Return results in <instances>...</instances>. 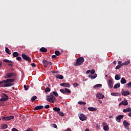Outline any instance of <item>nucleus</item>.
<instances>
[{"label":"nucleus","instance_id":"a19ab883","mask_svg":"<svg viewBox=\"0 0 131 131\" xmlns=\"http://www.w3.org/2000/svg\"><path fill=\"white\" fill-rule=\"evenodd\" d=\"M59 91L60 93H62V94L65 95V90H64V89H61Z\"/></svg>","mask_w":131,"mask_h":131},{"label":"nucleus","instance_id":"39448f33","mask_svg":"<svg viewBox=\"0 0 131 131\" xmlns=\"http://www.w3.org/2000/svg\"><path fill=\"white\" fill-rule=\"evenodd\" d=\"M53 110L58 114V115H64V113L61 112V109L58 107H54Z\"/></svg>","mask_w":131,"mask_h":131},{"label":"nucleus","instance_id":"774afa93","mask_svg":"<svg viewBox=\"0 0 131 131\" xmlns=\"http://www.w3.org/2000/svg\"><path fill=\"white\" fill-rule=\"evenodd\" d=\"M80 115H83V114H80Z\"/></svg>","mask_w":131,"mask_h":131},{"label":"nucleus","instance_id":"13d9d810","mask_svg":"<svg viewBox=\"0 0 131 131\" xmlns=\"http://www.w3.org/2000/svg\"><path fill=\"white\" fill-rule=\"evenodd\" d=\"M2 66H3V62L0 61V68H2Z\"/></svg>","mask_w":131,"mask_h":131},{"label":"nucleus","instance_id":"2f4dec72","mask_svg":"<svg viewBox=\"0 0 131 131\" xmlns=\"http://www.w3.org/2000/svg\"><path fill=\"white\" fill-rule=\"evenodd\" d=\"M13 57H18V56H19V53L17 52H14L13 53Z\"/></svg>","mask_w":131,"mask_h":131},{"label":"nucleus","instance_id":"79ce46f5","mask_svg":"<svg viewBox=\"0 0 131 131\" xmlns=\"http://www.w3.org/2000/svg\"><path fill=\"white\" fill-rule=\"evenodd\" d=\"M52 127H54V128H57V125L56 124H52L51 125Z\"/></svg>","mask_w":131,"mask_h":131},{"label":"nucleus","instance_id":"473e14b6","mask_svg":"<svg viewBox=\"0 0 131 131\" xmlns=\"http://www.w3.org/2000/svg\"><path fill=\"white\" fill-rule=\"evenodd\" d=\"M49 92H51V89L49 87H47L45 90V93H49Z\"/></svg>","mask_w":131,"mask_h":131},{"label":"nucleus","instance_id":"a211bd4d","mask_svg":"<svg viewBox=\"0 0 131 131\" xmlns=\"http://www.w3.org/2000/svg\"><path fill=\"white\" fill-rule=\"evenodd\" d=\"M111 96H113L114 97H118L119 96H121V94L119 93L118 92H116V93H112L111 94Z\"/></svg>","mask_w":131,"mask_h":131},{"label":"nucleus","instance_id":"393cba45","mask_svg":"<svg viewBox=\"0 0 131 131\" xmlns=\"http://www.w3.org/2000/svg\"><path fill=\"white\" fill-rule=\"evenodd\" d=\"M130 111H131L130 107H128L123 110V112H124L125 113H126V112H130Z\"/></svg>","mask_w":131,"mask_h":131},{"label":"nucleus","instance_id":"7c9ffc66","mask_svg":"<svg viewBox=\"0 0 131 131\" xmlns=\"http://www.w3.org/2000/svg\"><path fill=\"white\" fill-rule=\"evenodd\" d=\"M78 104H79V105H83V106H84L86 104V103H85L83 101H79L78 102Z\"/></svg>","mask_w":131,"mask_h":131},{"label":"nucleus","instance_id":"ea45409f","mask_svg":"<svg viewBox=\"0 0 131 131\" xmlns=\"http://www.w3.org/2000/svg\"><path fill=\"white\" fill-rule=\"evenodd\" d=\"M24 88L25 89V91H28V89L29 88V86L24 85Z\"/></svg>","mask_w":131,"mask_h":131},{"label":"nucleus","instance_id":"423d86ee","mask_svg":"<svg viewBox=\"0 0 131 131\" xmlns=\"http://www.w3.org/2000/svg\"><path fill=\"white\" fill-rule=\"evenodd\" d=\"M21 57L24 60L28 61V62H31V58L28 55H26L25 54H22Z\"/></svg>","mask_w":131,"mask_h":131},{"label":"nucleus","instance_id":"4d7b16f0","mask_svg":"<svg viewBox=\"0 0 131 131\" xmlns=\"http://www.w3.org/2000/svg\"><path fill=\"white\" fill-rule=\"evenodd\" d=\"M9 66L13 67V63H8Z\"/></svg>","mask_w":131,"mask_h":131},{"label":"nucleus","instance_id":"f704fd0d","mask_svg":"<svg viewBox=\"0 0 131 131\" xmlns=\"http://www.w3.org/2000/svg\"><path fill=\"white\" fill-rule=\"evenodd\" d=\"M55 54L56 56H60L61 55V52H60L59 51H55Z\"/></svg>","mask_w":131,"mask_h":131},{"label":"nucleus","instance_id":"4468645a","mask_svg":"<svg viewBox=\"0 0 131 131\" xmlns=\"http://www.w3.org/2000/svg\"><path fill=\"white\" fill-rule=\"evenodd\" d=\"M13 75H14L13 73H8L5 76V78H11Z\"/></svg>","mask_w":131,"mask_h":131},{"label":"nucleus","instance_id":"680f3d73","mask_svg":"<svg viewBox=\"0 0 131 131\" xmlns=\"http://www.w3.org/2000/svg\"><path fill=\"white\" fill-rule=\"evenodd\" d=\"M4 80H2V81H0V84H2L3 83H4V82H3Z\"/></svg>","mask_w":131,"mask_h":131},{"label":"nucleus","instance_id":"a878e982","mask_svg":"<svg viewBox=\"0 0 131 131\" xmlns=\"http://www.w3.org/2000/svg\"><path fill=\"white\" fill-rule=\"evenodd\" d=\"M126 83V80L123 77H122L121 79V83L122 84H125Z\"/></svg>","mask_w":131,"mask_h":131},{"label":"nucleus","instance_id":"8fccbe9b","mask_svg":"<svg viewBox=\"0 0 131 131\" xmlns=\"http://www.w3.org/2000/svg\"><path fill=\"white\" fill-rule=\"evenodd\" d=\"M31 66L32 67H36V64H35L34 63H31Z\"/></svg>","mask_w":131,"mask_h":131},{"label":"nucleus","instance_id":"69168bd1","mask_svg":"<svg viewBox=\"0 0 131 131\" xmlns=\"http://www.w3.org/2000/svg\"><path fill=\"white\" fill-rule=\"evenodd\" d=\"M128 115H131V112L128 114Z\"/></svg>","mask_w":131,"mask_h":131},{"label":"nucleus","instance_id":"c03bdc74","mask_svg":"<svg viewBox=\"0 0 131 131\" xmlns=\"http://www.w3.org/2000/svg\"><path fill=\"white\" fill-rule=\"evenodd\" d=\"M97 77V74H95L92 77V79H95Z\"/></svg>","mask_w":131,"mask_h":131},{"label":"nucleus","instance_id":"4be33fe9","mask_svg":"<svg viewBox=\"0 0 131 131\" xmlns=\"http://www.w3.org/2000/svg\"><path fill=\"white\" fill-rule=\"evenodd\" d=\"M130 61H129V60H127V61L124 62L123 63H122V64H121V66H126V65H128V64H130Z\"/></svg>","mask_w":131,"mask_h":131},{"label":"nucleus","instance_id":"2eb2a0df","mask_svg":"<svg viewBox=\"0 0 131 131\" xmlns=\"http://www.w3.org/2000/svg\"><path fill=\"white\" fill-rule=\"evenodd\" d=\"M96 97L98 99H103L104 98V95L102 93H98L96 95Z\"/></svg>","mask_w":131,"mask_h":131},{"label":"nucleus","instance_id":"ddd939ff","mask_svg":"<svg viewBox=\"0 0 131 131\" xmlns=\"http://www.w3.org/2000/svg\"><path fill=\"white\" fill-rule=\"evenodd\" d=\"M50 63H51V62H49L48 61L46 60H43L42 61V63L44 67H48V66L49 65V64H50Z\"/></svg>","mask_w":131,"mask_h":131},{"label":"nucleus","instance_id":"37998d69","mask_svg":"<svg viewBox=\"0 0 131 131\" xmlns=\"http://www.w3.org/2000/svg\"><path fill=\"white\" fill-rule=\"evenodd\" d=\"M16 60H17V61H21L22 60V58L21 57H20V56H19V57L17 56L16 57Z\"/></svg>","mask_w":131,"mask_h":131},{"label":"nucleus","instance_id":"6ab92c4d","mask_svg":"<svg viewBox=\"0 0 131 131\" xmlns=\"http://www.w3.org/2000/svg\"><path fill=\"white\" fill-rule=\"evenodd\" d=\"M130 93L128 91H125L122 92V96H128Z\"/></svg>","mask_w":131,"mask_h":131},{"label":"nucleus","instance_id":"bf43d9fd","mask_svg":"<svg viewBox=\"0 0 131 131\" xmlns=\"http://www.w3.org/2000/svg\"><path fill=\"white\" fill-rule=\"evenodd\" d=\"M89 78H91V79H92V77H93V76H92V75H89Z\"/></svg>","mask_w":131,"mask_h":131},{"label":"nucleus","instance_id":"864d4df0","mask_svg":"<svg viewBox=\"0 0 131 131\" xmlns=\"http://www.w3.org/2000/svg\"><path fill=\"white\" fill-rule=\"evenodd\" d=\"M96 127L97 128H100V126H101L100 125H99L98 124H96Z\"/></svg>","mask_w":131,"mask_h":131},{"label":"nucleus","instance_id":"f257e3e1","mask_svg":"<svg viewBox=\"0 0 131 131\" xmlns=\"http://www.w3.org/2000/svg\"><path fill=\"white\" fill-rule=\"evenodd\" d=\"M3 81H4L3 82H4V86H5V88H8V86H12L14 85V83L12 82H14V81H15V79H7Z\"/></svg>","mask_w":131,"mask_h":131},{"label":"nucleus","instance_id":"603ef678","mask_svg":"<svg viewBox=\"0 0 131 131\" xmlns=\"http://www.w3.org/2000/svg\"><path fill=\"white\" fill-rule=\"evenodd\" d=\"M127 85L128 88L130 87L131 86V82H129V83H128L127 84Z\"/></svg>","mask_w":131,"mask_h":131},{"label":"nucleus","instance_id":"cd10ccee","mask_svg":"<svg viewBox=\"0 0 131 131\" xmlns=\"http://www.w3.org/2000/svg\"><path fill=\"white\" fill-rule=\"evenodd\" d=\"M118 88H120V83H118L115 84V85L114 86V89H118Z\"/></svg>","mask_w":131,"mask_h":131},{"label":"nucleus","instance_id":"72a5a7b5","mask_svg":"<svg viewBox=\"0 0 131 131\" xmlns=\"http://www.w3.org/2000/svg\"><path fill=\"white\" fill-rule=\"evenodd\" d=\"M3 62H5V63H14V62L8 59H4Z\"/></svg>","mask_w":131,"mask_h":131},{"label":"nucleus","instance_id":"09e8293b","mask_svg":"<svg viewBox=\"0 0 131 131\" xmlns=\"http://www.w3.org/2000/svg\"><path fill=\"white\" fill-rule=\"evenodd\" d=\"M73 85L75 87V86H78L79 84H78V83H74L73 84Z\"/></svg>","mask_w":131,"mask_h":131},{"label":"nucleus","instance_id":"6e6d98bb","mask_svg":"<svg viewBox=\"0 0 131 131\" xmlns=\"http://www.w3.org/2000/svg\"><path fill=\"white\" fill-rule=\"evenodd\" d=\"M116 63H117V62L116 61V60H115V61H114V62H113V64H114V65H116Z\"/></svg>","mask_w":131,"mask_h":131},{"label":"nucleus","instance_id":"58836bf2","mask_svg":"<svg viewBox=\"0 0 131 131\" xmlns=\"http://www.w3.org/2000/svg\"><path fill=\"white\" fill-rule=\"evenodd\" d=\"M52 95H54V96H55L56 97H58L59 96V94H58V93L54 91L52 92Z\"/></svg>","mask_w":131,"mask_h":131},{"label":"nucleus","instance_id":"412c9836","mask_svg":"<svg viewBox=\"0 0 131 131\" xmlns=\"http://www.w3.org/2000/svg\"><path fill=\"white\" fill-rule=\"evenodd\" d=\"M56 78H57L58 79H64V76L62 75H56L55 76Z\"/></svg>","mask_w":131,"mask_h":131},{"label":"nucleus","instance_id":"0eeeda50","mask_svg":"<svg viewBox=\"0 0 131 131\" xmlns=\"http://www.w3.org/2000/svg\"><path fill=\"white\" fill-rule=\"evenodd\" d=\"M1 119L4 121L11 120V119H14L13 116H9L8 117H1Z\"/></svg>","mask_w":131,"mask_h":131},{"label":"nucleus","instance_id":"5701e85b","mask_svg":"<svg viewBox=\"0 0 131 131\" xmlns=\"http://www.w3.org/2000/svg\"><path fill=\"white\" fill-rule=\"evenodd\" d=\"M40 51L42 53H47V52H48V49L45 47H42L40 49Z\"/></svg>","mask_w":131,"mask_h":131},{"label":"nucleus","instance_id":"3c124183","mask_svg":"<svg viewBox=\"0 0 131 131\" xmlns=\"http://www.w3.org/2000/svg\"><path fill=\"white\" fill-rule=\"evenodd\" d=\"M52 59H56V58H57V55H53L52 56Z\"/></svg>","mask_w":131,"mask_h":131},{"label":"nucleus","instance_id":"e433bc0d","mask_svg":"<svg viewBox=\"0 0 131 131\" xmlns=\"http://www.w3.org/2000/svg\"><path fill=\"white\" fill-rule=\"evenodd\" d=\"M37 98V97L36 96H33L31 98V101L34 102V101H35V100H36Z\"/></svg>","mask_w":131,"mask_h":131},{"label":"nucleus","instance_id":"6e6552de","mask_svg":"<svg viewBox=\"0 0 131 131\" xmlns=\"http://www.w3.org/2000/svg\"><path fill=\"white\" fill-rule=\"evenodd\" d=\"M124 126H125V128H126V129H127L128 130L129 129V125H130V124L128 122H127V121L126 120H124L123 122Z\"/></svg>","mask_w":131,"mask_h":131},{"label":"nucleus","instance_id":"4c0bfd02","mask_svg":"<svg viewBox=\"0 0 131 131\" xmlns=\"http://www.w3.org/2000/svg\"><path fill=\"white\" fill-rule=\"evenodd\" d=\"M94 88H102V84H97L94 86Z\"/></svg>","mask_w":131,"mask_h":131},{"label":"nucleus","instance_id":"20e7f679","mask_svg":"<svg viewBox=\"0 0 131 131\" xmlns=\"http://www.w3.org/2000/svg\"><path fill=\"white\" fill-rule=\"evenodd\" d=\"M9 100V96L6 94V93H3L2 95L1 96V98L0 99V101H8Z\"/></svg>","mask_w":131,"mask_h":131},{"label":"nucleus","instance_id":"c85d7f7f","mask_svg":"<svg viewBox=\"0 0 131 131\" xmlns=\"http://www.w3.org/2000/svg\"><path fill=\"white\" fill-rule=\"evenodd\" d=\"M5 52L7 53V54H8L9 55H11V53L10 52V50H9V48L8 47L5 48Z\"/></svg>","mask_w":131,"mask_h":131},{"label":"nucleus","instance_id":"9b49d317","mask_svg":"<svg viewBox=\"0 0 131 131\" xmlns=\"http://www.w3.org/2000/svg\"><path fill=\"white\" fill-rule=\"evenodd\" d=\"M60 85L61 86H64L66 88H70V86H71L70 85V83H60Z\"/></svg>","mask_w":131,"mask_h":131},{"label":"nucleus","instance_id":"338daca9","mask_svg":"<svg viewBox=\"0 0 131 131\" xmlns=\"http://www.w3.org/2000/svg\"><path fill=\"white\" fill-rule=\"evenodd\" d=\"M4 131H9V130L6 129V130H5Z\"/></svg>","mask_w":131,"mask_h":131},{"label":"nucleus","instance_id":"f3484780","mask_svg":"<svg viewBox=\"0 0 131 131\" xmlns=\"http://www.w3.org/2000/svg\"><path fill=\"white\" fill-rule=\"evenodd\" d=\"M79 118H80V120L83 121L84 120H86V117L84 115H80L79 116Z\"/></svg>","mask_w":131,"mask_h":131},{"label":"nucleus","instance_id":"7ed1b4c3","mask_svg":"<svg viewBox=\"0 0 131 131\" xmlns=\"http://www.w3.org/2000/svg\"><path fill=\"white\" fill-rule=\"evenodd\" d=\"M84 62V58L82 57H79L77 59L75 66H79L82 65Z\"/></svg>","mask_w":131,"mask_h":131},{"label":"nucleus","instance_id":"f8f14e48","mask_svg":"<svg viewBox=\"0 0 131 131\" xmlns=\"http://www.w3.org/2000/svg\"><path fill=\"white\" fill-rule=\"evenodd\" d=\"M108 86H110L111 89H112V88H113V79H110L108 80Z\"/></svg>","mask_w":131,"mask_h":131},{"label":"nucleus","instance_id":"a18cd8bd","mask_svg":"<svg viewBox=\"0 0 131 131\" xmlns=\"http://www.w3.org/2000/svg\"><path fill=\"white\" fill-rule=\"evenodd\" d=\"M122 66H120V64H119L118 66H117L115 68V69L117 70V69H119V68H120V67H121Z\"/></svg>","mask_w":131,"mask_h":131},{"label":"nucleus","instance_id":"0e129e2a","mask_svg":"<svg viewBox=\"0 0 131 131\" xmlns=\"http://www.w3.org/2000/svg\"><path fill=\"white\" fill-rule=\"evenodd\" d=\"M105 77H108V75H105Z\"/></svg>","mask_w":131,"mask_h":131},{"label":"nucleus","instance_id":"9d476101","mask_svg":"<svg viewBox=\"0 0 131 131\" xmlns=\"http://www.w3.org/2000/svg\"><path fill=\"white\" fill-rule=\"evenodd\" d=\"M121 105H124V106H127V105H128V102H127V101L126 100H123L119 104V106H120Z\"/></svg>","mask_w":131,"mask_h":131},{"label":"nucleus","instance_id":"bb28decb","mask_svg":"<svg viewBox=\"0 0 131 131\" xmlns=\"http://www.w3.org/2000/svg\"><path fill=\"white\" fill-rule=\"evenodd\" d=\"M120 78H121V77L118 74L116 75L115 76V79H116V80H119Z\"/></svg>","mask_w":131,"mask_h":131},{"label":"nucleus","instance_id":"dca6fc26","mask_svg":"<svg viewBox=\"0 0 131 131\" xmlns=\"http://www.w3.org/2000/svg\"><path fill=\"white\" fill-rule=\"evenodd\" d=\"M123 118V115H119L116 117V120L118 122H120V120Z\"/></svg>","mask_w":131,"mask_h":131},{"label":"nucleus","instance_id":"5fc2aeb1","mask_svg":"<svg viewBox=\"0 0 131 131\" xmlns=\"http://www.w3.org/2000/svg\"><path fill=\"white\" fill-rule=\"evenodd\" d=\"M122 64V61H118V64L119 65L121 66Z\"/></svg>","mask_w":131,"mask_h":131},{"label":"nucleus","instance_id":"b1692460","mask_svg":"<svg viewBox=\"0 0 131 131\" xmlns=\"http://www.w3.org/2000/svg\"><path fill=\"white\" fill-rule=\"evenodd\" d=\"M88 110H89V111H97V108L93 107H89Z\"/></svg>","mask_w":131,"mask_h":131},{"label":"nucleus","instance_id":"1a4fd4ad","mask_svg":"<svg viewBox=\"0 0 131 131\" xmlns=\"http://www.w3.org/2000/svg\"><path fill=\"white\" fill-rule=\"evenodd\" d=\"M102 125L103 127L104 130H105V131L109 130V126H108V125H107V123H106L105 122H103Z\"/></svg>","mask_w":131,"mask_h":131},{"label":"nucleus","instance_id":"c9c22d12","mask_svg":"<svg viewBox=\"0 0 131 131\" xmlns=\"http://www.w3.org/2000/svg\"><path fill=\"white\" fill-rule=\"evenodd\" d=\"M65 94L66 93H67V94H70V93H71V91H70V90L67 89V88H65Z\"/></svg>","mask_w":131,"mask_h":131},{"label":"nucleus","instance_id":"de8ad7c7","mask_svg":"<svg viewBox=\"0 0 131 131\" xmlns=\"http://www.w3.org/2000/svg\"><path fill=\"white\" fill-rule=\"evenodd\" d=\"M44 108H45V109H49V108H50V105L49 104H47L45 106Z\"/></svg>","mask_w":131,"mask_h":131},{"label":"nucleus","instance_id":"aec40b11","mask_svg":"<svg viewBox=\"0 0 131 131\" xmlns=\"http://www.w3.org/2000/svg\"><path fill=\"white\" fill-rule=\"evenodd\" d=\"M42 108H43V106L39 105V106H37L35 107L34 108V110H35V111H36V110H40V109H42Z\"/></svg>","mask_w":131,"mask_h":131},{"label":"nucleus","instance_id":"49530a36","mask_svg":"<svg viewBox=\"0 0 131 131\" xmlns=\"http://www.w3.org/2000/svg\"><path fill=\"white\" fill-rule=\"evenodd\" d=\"M95 70H94V69H92L91 71H90V73H91V74H95Z\"/></svg>","mask_w":131,"mask_h":131},{"label":"nucleus","instance_id":"c756f323","mask_svg":"<svg viewBox=\"0 0 131 131\" xmlns=\"http://www.w3.org/2000/svg\"><path fill=\"white\" fill-rule=\"evenodd\" d=\"M2 129H5V128H8V125L6 124L2 125Z\"/></svg>","mask_w":131,"mask_h":131},{"label":"nucleus","instance_id":"e2e57ef3","mask_svg":"<svg viewBox=\"0 0 131 131\" xmlns=\"http://www.w3.org/2000/svg\"><path fill=\"white\" fill-rule=\"evenodd\" d=\"M99 103H100V104H102V100H99Z\"/></svg>","mask_w":131,"mask_h":131},{"label":"nucleus","instance_id":"f03ea898","mask_svg":"<svg viewBox=\"0 0 131 131\" xmlns=\"http://www.w3.org/2000/svg\"><path fill=\"white\" fill-rule=\"evenodd\" d=\"M46 100L50 103H55V101H56V97H55V96H54V95L51 93L50 95L47 96Z\"/></svg>","mask_w":131,"mask_h":131},{"label":"nucleus","instance_id":"052dcab7","mask_svg":"<svg viewBox=\"0 0 131 131\" xmlns=\"http://www.w3.org/2000/svg\"><path fill=\"white\" fill-rule=\"evenodd\" d=\"M91 73V71H90V70H88V71L86 72V73H87V74H89V73Z\"/></svg>","mask_w":131,"mask_h":131}]
</instances>
